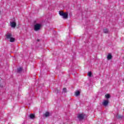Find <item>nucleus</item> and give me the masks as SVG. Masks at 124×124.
<instances>
[{"label":"nucleus","mask_w":124,"mask_h":124,"mask_svg":"<svg viewBox=\"0 0 124 124\" xmlns=\"http://www.w3.org/2000/svg\"><path fill=\"white\" fill-rule=\"evenodd\" d=\"M59 14L61 16H62L64 19H66L68 17V14L67 13H63V11L59 12Z\"/></svg>","instance_id":"nucleus-1"},{"label":"nucleus","mask_w":124,"mask_h":124,"mask_svg":"<svg viewBox=\"0 0 124 124\" xmlns=\"http://www.w3.org/2000/svg\"><path fill=\"white\" fill-rule=\"evenodd\" d=\"M80 95V92L79 91H77L76 93H75V95L76 96H78V95Z\"/></svg>","instance_id":"nucleus-7"},{"label":"nucleus","mask_w":124,"mask_h":124,"mask_svg":"<svg viewBox=\"0 0 124 124\" xmlns=\"http://www.w3.org/2000/svg\"><path fill=\"white\" fill-rule=\"evenodd\" d=\"M30 117L31 119H33V118H34V114H30Z\"/></svg>","instance_id":"nucleus-9"},{"label":"nucleus","mask_w":124,"mask_h":124,"mask_svg":"<svg viewBox=\"0 0 124 124\" xmlns=\"http://www.w3.org/2000/svg\"><path fill=\"white\" fill-rule=\"evenodd\" d=\"M11 26L12 27V28H15L16 27V23L15 22H11Z\"/></svg>","instance_id":"nucleus-6"},{"label":"nucleus","mask_w":124,"mask_h":124,"mask_svg":"<svg viewBox=\"0 0 124 124\" xmlns=\"http://www.w3.org/2000/svg\"><path fill=\"white\" fill-rule=\"evenodd\" d=\"M78 118L79 120V121H81L84 119V114H79L78 115Z\"/></svg>","instance_id":"nucleus-4"},{"label":"nucleus","mask_w":124,"mask_h":124,"mask_svg":"<svg viewBox=\"0 0 124 124\" xmlns=\"http://www.w3.org/2000/svg\"><path fill=\"white\" fill-rule=\"evenodd\" d=\"M22 70H23V68H19L18 69V71H22Z\"/></svg>","instance_id":"nucleus-14"},{"label":"nucleus","mask_w":124,"mask_h":124,"mask_svg":"<svg viewBox=\"0 0 124 124\" xmlns=\"http://www.w3.org/2000/svg\"><path fill=\"white\" fill-rule=\"evenodd\" d=\"M108 100H104L103 102V105L104 106H107V105H108Z\"/></svg>","instance_id":"nucleus-5"},{"label":"nucleus","mask_w":124,"mask_h":124,"mask_svg":"<svg viewBox=\"0 0 124 124\" xmlns=\"http://www.w3.org/2000/svg\"><path fill=\"white\" fill-rule=\"evenodd\" d=\"M41 28V25L40 24H36L34 26V30L35 31H38Z\"/></svg>","instance_id":"nucleus-3"},{"label":"nucleus","mask_w":124,"mask_h":124,"mask_svg":"<svg viewBox=\"0 0 124 124\" xmlns=\"http://www.w3.org/2000/svg\"><path fill=\"white\" fill-rule=\"evenodd\" d=\"M63 92H64V93H65L66 92V88H64L63 89Z\"/></svg>","instance_id":"nucleus-15"},{"label":"nucleus","mask_w":124,"mask_h":124,"mask_svg":"<svg viewBox=\"0 0 124 124\" xmlns=\"http://www.w3.org/2000/svg\"><path fill=\"white\" fill-rule=\"evenodd\" d=\"M45 115L46 117H48L49 115H50V113H49V112H46Z\"/></svg>","instance_id":"nucleus-10"},{"label":"nucleus","mask_w":124,"mask_h":124,"mask_svg":"<svg viewBox=\"0 0 124 124\" xmlns=\"http://www.w3.org/2000/svg\"><path fill=\"white\" fill-rule=\"evenodd\" d=\"M104 32L105 33H107V32H108V30L107 29H106L104 30Z\"/></svg>","instance_id":"nucleus-13"},{"label":"nucleus","mask_w":124,"mask_h":124,"mask_svg":"<svg viewBox=\"0 0 124 124\" xmlns=\"http://www.w3.org/2000/svg\"><path fill=\"white\" fill-rule=\"evenodd\" d=\"M105 97H106V98H109L110 97V94H107L106 95H105Z\"/></svg>","instance_id":"nucleus-11"},{"label":"nucleus","mask_w":124,"mask_h":124,"mask_svg":"<svg viewBox=\"0 0 124 124\" xmlns=\"http://www.w3.org/2000/svg\"><path fill=\"white\" fill-rule=\"evenodd\" d=\"M6 36V38L10 39V42H14L15 41V38L11 37V34H8Z\"/></svg>","instance_id":"nucleus-2"},{"label":"nucleus","mask_w":124,"mask_h":124,"mask_svg":"<svg viewBox=\"0 0 124 124\" xmlns=\"http://www.w3.org/2000/svg\"><path fill=\"white\" fill-rule=\"evenodd\" d=\"M107 58L108 60H111V59H112V55L111 54H108Z\"/></svg>","instance_id":"nucleus-8"},{"label":"nucleus","mask_w":124,"mask_h":124,"mask_svg":"<svg viewBox=\"0 0 124 124\" xmlns=\"http://www.w3.org/2000/svg\"><path fill=\"white\" fill-rule=\"evenodd\" d=\"M88 76H89V77H91V76H92V72H88Z\"/></svg>","instance_id":"nucleus-12"}]
</instances>
